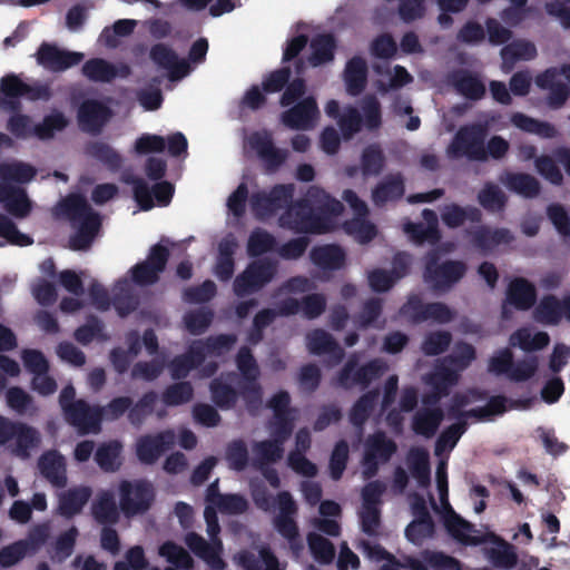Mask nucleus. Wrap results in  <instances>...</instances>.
Listing matches in <instances>:
<instances>
[{
    "mask_svg": "<svg viewBox=\"0 0 570 570\" xmlns=\"http://www.w3.org/2000/svg\"><path fill=\"white\" fill-rule=\"evenodd\" d=\"M344 205L318 186H309L304 197L291 202L279 217V225L296 233L325 234L333 229L334 218Z\"/></svg>",
    "mask_w": 570,
    "mask_h": 570,
    "instance_id": "nucleus-1",
    "label": "nucleus"
},
{
    "mask_svg": "<svg viewBox=\"0 0 570 570\" xmlns=\"http://www.w3.org/2000/svg\"><path fill=\"white\" fill-rule=\"evenodd\" d=\"M59 210L76 230L69 238V247L78 252L88 250L101 227L100 215L80 194H70L65 197L59 203Z\"/></svg>",
    "mask_w": 570,
    "mask_h": 570,
    "instance_id": "nucleus-2",
    "label": "nucleus"
},
{
    "mask_svg": "<svg viewBox=\"0 0 570 570\" xmlns=\"http://www.w3.org/2000/svg\"><path fill=\"white\" fill-rule=\"evenodd\" d=\"M468 266L463 261L445 259L440 262L436 249L429 250L424 256L423 281L434 293H446L466 274Z\"/></svg>",
    "mask_w": 570,
    "mask_h": 570,
    "instance_id": "nucleus-3",
    "label": "nucleus"
},
{
    "mask_svg": "<svg viewBox=\"0 0 570 570\" xmlns=\"http://www.w3.org/2000/svg\"><path fill=\"white\" fill-rule=\"evenodd\" d=\"M40 443L41 434L36 428L0 414V445H8L12 455L27 460Z\"/></svg>",
    "mask_w": 570,
    "mask_h": 570,
    "instance_id": "nucleus-4",
    "label": "nucleus"
},
{
    "mask_svg": "<svg viewBox=\"0 0 570 570\" xmlns=\"http://www.w3.org/2000/svg\"><path fill=\"white\" fill-rule=\"evenodd\" d=\"M235 363L242 376L238 383L242 400L248 411H255L262 405L263 387L259 383L261 368L250 347L240 346L235 356Z\"/></svg>",
    "mask_w": 570,
    "mask_h": 570,
    "instance_id": "nucleus-5",
    "label": "nucleus"
},
{
    "mask_svg": "<svg viewBox=\"0 0 570 570\" xmlns=\"http://www.w3.org/2000/svg\"><path fill=\"white\" fill-rule=\"evenodd\" d=\"M487 136V124L474 122L461 126L453 136L446 154L452 159L465 157L470 160L485 161Z\"/></svg>",
    "mask_w": 570,
    "mask_h": 570,
    "instance_id": "nucleus-6",
    "label": "nucleus"
},
{
    "mask_svg": "<svg viewBox=\"0 0 570 570\" xmlns=\"http://www.w3.org/2000/svg\"><path fill=\"white\" fill-rule=\"evenodd\" d=\"M119 508L127 518L147 512L155 501L154 485L144 479L122 480L118 487Z\"/></svg>",
    "mask_w": 570,
    "mask_h": 570,
    "instance_id": "nucleus-7",
    "label": "nucleus"
},
{
    "mask_svg": "<svg viewBox=\"0 0 570 570\" xmlns=\"http://www.w3.org/2000/svg\"><path fill=\"white\" fill-rule=\"evenodd\" d=\"M277 274V263L269 258L254 261L239 273L233 283V291L237 297L259 292L271 283Z\"/></svg>",
    "mask_w": 570,
    "mask_h": 570,
    "instance_id": "nucleus-8",
    "label": "nucleus"
},
{
    "mask_svg": "<svg viewBox=\"0 0 570 570\" xmlns=\"http://www.w3.org/2000/svg\"><path fill=\"white\" fill-rule=\"evenodd\" d=\"M397 445L384 431H376L370 434L364 443L362 459L363 476L368 480L379 472L380 464L387 463L396 453Z\"/></svg>",
    "mask_w": 570,
    "mask_h": 570,
    "instance_id": "nucleus-9",
    "label": "nucleus"
},
{
    "mask_svg": "<svg viewBox=\"0 0 570 570\" xmlns=\"http://www.w3.org/2000/svg\"><path fill=\"white\" fill-rule=\"evenodd\" d=\"M169 248L161 243L153 245L145 261L135 264L129 273L131 281L138 286H150L160 279L169 262Z\"/></svg>",
    "mask_w": 570,
    "mask_h": 570,
    "instance_id": "nucleus-10",
    "label": "nucleus"
},
{
    "mask_svg": "<svg viewBox=\"0 0 570 570\" xmlns=\"http://www.w3.org/2000/svg\"><path fill=\"white\" fill-rule=\"evenodd\" d=\"M2 90L6 97L13 98L9 101L10 111H20V98L24 97L30 101H48L52 97V90L48 83L35 82L29 85L20 79L16 73H9L2 77Z\"/></svg>",
    "mask_w": 570,
    "mask_h": 570,
    "instance_id": "nucleus-11",
    "label": "nucleus"
},
{
    "mask_svg": "<svg viewBox=\"0 0 570 570\" xmlns=\"http://www.w3.org/2000/svg\"><path fill=\"white\" fill-rule=\"evenodd\" d=\"M385 370V365L379 358L372 360L358 366L357 360L351 357L337 375V384L350 390L356 385L366 389L374 380L379 379Z\"/></svg>",
    "mask_w": 570,
    "mask_h": 570,
    "instance_id": "nucleus-12",
    "label": "nucleus"
},
{
    "mask_svg": "<svg viewBox=\"0 0 570 570\" xmlns=\"http://www.w3.org/2000/svg\"><path fill=\"white\" fill-rule=\"evenodd\" d=\"M295 193L294 184H277L268 193L257 191L250 196V207L256 217L274 215L292 202Z\"/></svg>",
    "mask_w": 570,
    "mask_h": 570,
    "instance_id": "nucleus-13",
    "label": "nucleus"
},
{
    "mask_svg": "<svg viewBox=\"0 0 570 570\" xmlns=\"http://www.w3.org/2000/svg\"><path fill=\"white\" fill-rule=\"evenodd\" d=\"M65 420L73 426L79 434H97L101 430V411L99 405H90L86 400L79 399L65 409Z\"/></svg>",
    "mask_w": 570,
    "mask_h": 570,
    "instance_id": "nucleus-14",
    "label": "nucleus"
},
{
    "mask_svg": "<svg viewBox=\"0 0 570 570\" xmlns=\"http://www.w3.org/2000/svg\"><path fill=\"white\" fill-rule=\"evenodd\" d=\"M174 444L175 433L171 430H165L155 434H145L137 439L135 453L140 463L153 465L164 453L170 450Z\"/></svg>",
    "mask_w": 570,
    "mask_h": 570,
    "instance_id": "nucleus-15",
    "label": "nucleus"
},
{
    "mask_svg": "<svg viewBox=\"0 0 570 570\" xmlns=\"http://www.w3.org/2000/svg\"><path fill=\"white\" fill-rule=\"evenodd\" d=\"M318 118L320 109L313 96L304 97L281 115L284 126L293 130H311Z\"/></svg>",
    "mask_w": 570,
    "mask_h": 570,
    "instance_id": "nucleus-16",
    "label": "nucleus"
},
{
    "mask_svg": "<svg viewBox=\"0 0 570 570\" xmlns=\"http://www.w3.org/2000/svg\"><path fill=\"white\" fill-rule=\"evenodd\" d=\"M38 65L51 72H62L80 63L83 53L58 48L53 43L42 42L36 53Z\"/></svg>",
    "mask_w": 570,
    "mask_h": 570,
    "instance_id": "nucleus-17",
    "label": "nucleus"
},
{
    "mask_svg": "<svg viewBox=\"0 0 570 570\" xmlns=\"http://www.w3.org/2000/svg\"><path fill=\"white\" fill-rule=\"evenodd\" d=\"M249 146L262 160L267 173H275L286 160L287 151L274 145L268 131L253 132L248 139Z\"/></svg>",
    "mask_w": 570,
    "mask_h": 570,
    "instance_id": "nucleus-18",
    "label": "nucleus"
},
{
    "mask_svg": "<svg viewBox=\"0 0 570 570\" xmlns=\"http://www.w3.org/2000/svg\"><path fill=\"white\" fill-rule=\"evenodd\" d=\"M134 198L142 210L154 207L155 198L159 205L167 206L174 196V186L169 181L156 183L153 188L142 178L132 179Z\"/></svg>",
    "mask_w": 570,
    "mask_h": 570,
    "instance_id": "nucleus-19",
    "label": "nucleus"
},
{
    "mask_svg": "<svg viewBox=\"0 0 570 570\" xmlns=\"http://www.w3.org/2000/svg\"><path fill=\"white\" fill-rule=\"evenodd\" d=\"M446 532L463 546H480L487 542V537L481 534L475 527L458 514L451 507L444 515Z\"/></svg>",
    "mask_w": 570,
    "mask_h": 570,
    "instance_id": "nucleus-20",
    "label": "nucleus"
},
{
    "mask_svg": "<svg viewBox=\"0 0 570 570\" xmlns=\"http://www.w3.org/2000/svg\"><path fill=\"white\" fill-rule=\"evenodd\" d=\"M110 117L109 107L96 99L85 100L78 109V122L81 130L92 135L100 134Z\"/></svg>",
    "mask_w": 570,
    "mask_h": 570,
    "instance_id": "nucleus-21",
    "label": "nucleus"
},
{
    "mask_svg": "<svg viewBox=\"0 0 570 570\" xmlns=\"http://www.w3.org/2000/svg\"><path fill=\"white\" fill-rule=\"evenodd\" d=\"M535 85L548 90L547 105L552 109H560L570 97V88L560 80L557 67H550L535 77Z\"/></svg>",
    "mask_w": 570,
    "mask_h": 570,
    "instance_id": "nucleus-22",
    "label": "nucleus"
},
{
    "mask_svg": "<svg viewBox=\"0 0 570 570\" xmlns=\"http://www.w3.org/2000/svg\"><path fill=\"white\" fill-rule=\"evenodd\" d=\"M149 56L159 68L168 71V78L171 81L179 80L189 72L188 62L179 59L177 53L165 43L154 45Z\"/></svg>",
    "mask_w": 570,
    "mask_h": 570,
    "instance_id": "nucleus-23",
    "label": "nucleus"
},
{
    "mask_svg": "<svg viewBox=\"0 0 570 570\" xmlns=\"http://www.w3.org/2000/svg\"><path fill=\"white\" fill-rule=\"evenodd\" d=\"M472 245L483 255L493 252L499 245L510 244L514 237L507 228H490L488 226H479L474 230L469 232Z\"/></svg>",
    "mask_w": 570,
    "mask_h": 570,
    "instance_id": "nucleus-24",
    "label": "nucleus"
},
{
    "mask_svg": "<svg viewBox=\"0 0 570 570\" xmlns=\"http://www.w3.org/2000/svg\"><path fill=\"white\" fill-rule=\"evenodd\" d=\"M234 560L244 570H283L268 546H261L257 553L249 549L240 550Z\"/></svg>",
    "mask_w": 570,
    "mask_h": 570,
    "instance_id": "nucleus-25",
    "label": "nucleus"
},
{
    "mask_svg": "<svg viewBox=\"0 0 570 570\" xmlns=\"http://www.w3.org/2000/svg\"><path fill=\"white\" fill-rule=\"evenodd\" d=\"M307 348L314 355H328L331 360L337 364L344 356L345 352L335 338L322 328H316L306 335Z\"/></svg>",
    "mask_w": 570,
    "mask_h": 570,
    "instance_id": "nucleus-26",
    "label": "nucleus"
},
{
    "mask_svg": "<svg viewBox=\"0 0 570 570\" xmlns=\"http://www.w3.org/2000/svg\"><path fill=\"white\" fill-rule=\"evenodd\" d=\"M537 301V289L527 278L512 279L507 288L505 302L518 311L530 309Z\"/></svg>",
    "mask_w": 570,
    "mask_h": 570,
    "instance_id": "nucleus-27",
    "label": "nucleus"
},
{
    "mask_svg": "<svg viewBox=\"0 0 570 570\" xmlns=\"http://www.w3.org/2000/svg\"><path fill=\"white\" fill-rule=\"evenodd\" d=\"M404 177L401 173L389 174L372 190L373 203L381 207L404 196Z\"/></svg>",
    "mask_w": 570,
    "mask_h": 570,
    "instance_id": "nucleus-28",
    "label": "nucleus"
},
{
    "mask_svg": "<svg viewBox=\"0 0 570 570\" xmlns=\"http://www.w3.org/2000/svg\"><path fill=\"white\" fill-rule=\"evenodd\" d=\"M89 487L71 488L59 495L58 512L66 519L79 514L91 497Z\"/></svg>",
    "mask_w": 570,
    "mask_h": 570,
    "instance_id": "nucleus-29",
    "label": "nucleus"
},
{
    "mask_svg": "<svg viewBox=\"0 0 570 570\" xmlns=\"http://www.w3.org/2000/svg\"><path fill=\"white\" fill-rule=\"evenodd\" d=\"M40 473L55 487L63 488L67 484L66 464L62 455L57 451L45 452L38 461Z\"/></svg>",
    "mask_w": 570,
    "mask_h": 570,
    "instance_id": "nucleus-30",
    "label": "nucleus"
},
{
    "mask_svg": "<svg viewBox=\"0 0 570 570\" xmlns=\"http://www.w3.org/2000/svg\"><path fill=\"white\" fill-rule=\"evenodd\" d=\"M313 264L325 271L341 269L346 259L343 248L335 244L315 246L309 253Z\"/></svg>",
    "mask_w": 570,
    "mask_h": 570,
    "instance_id": "nucleus-31",
    "label": "nucleus"
},
{
    "mask_svg": "<svg viewBox=\"0 0 570 570\" xmlns=\"http://www.w3.org/2000/svg\"><path fill=\"white\" fill-rule=\"evenodd\" d=\"M119 509L114 494L110 491H102L91 504V514L97 523L114 525L119 521Z\"/></svg>",
    "mask_w": 570,
    "mask_h": 570,
    "instance_id": "nucleus-32",
    "label": "nucleus"
},
{
    "mask_svg": "<svg viewBox=\"0 0 570 570\" xmlns=\"http://www.w3.org/2000/svg\"><path fill=\"white\" fill-rule=\"evenodd\" d=\"M441 219L446 227L454 229L461 227L466 220L480 223L482 213L474 206L462 207L452 203L441 208Z\"/></svg>",
    "mask_w": 570,
    "mask_h": 570,
    "instance_id": "nucleus-33",
    "label": "nucleus"
},
{
    "mask_svg": "<svg viewBox=\"0 0 570 570\" xmlns=\"http://www.w3.org/2000/svg\"><path fill=\"white\" fill-rule=\"evenodd\" d=\"M344 81L346 91L351 96H358L366 87L367 65L358 56L351 58L344 69Z\"/></svg>",
    "mask_w": 570,
    "mask_h": 570,
    "instance_id": "nucleus-34",
    "label": "nucleus"
},
{
    "mask_svg": "<svg viewBox=\"0 0 570 570\" xmlns=\"http://www.w3.org/2000/svg\"><path fill=\"white\" fill-rule=\"evenodd\" d=\"M451 79L456 91L470 100H480L485 95L484 83L469 70H456L452 73Z\"/></svg>",
    "mask_w": 570,
    "mask_h": 570,
    "instance_id": "nucleus-35",
    "label": "nucleus"
},
{
    "mask_svg": "<svg viewBox=\"0 0 570 570\" xmlns=\"http://www.w3.org/2000/svg\"><path fill=\"white\" fill-rule=\"evenodd\" d=\"M444 419L441 407H425L419 410L412 421V430L417 435L432 438Z\"/></svg>",
    "mask_w": 570,
    "mask_h": 570,
    "instance_id": "nucleus-36",
    "label": "nucleus"
},
{
    "mask_svg": "<svg viewBox=\"0 0 570 570\" xmlns=\"http://www.w3.org/2000/svg\"><path fill=\"white\" fill-rule=\"evenodd\" d=\"M209 392L215 406L223 411L234 409L239 397H242L239 386L237 390L220 377H216L209 383Z\"/></svg>",
    "mask_w": 570,
    "mask_h": 570,
    "instance_id": "nucleus-37",
    "label": "nucleus"
},
{
    "mask_svg": "<svg viewBox=\"0 0 570 570\" xmlns=\"http://www.w3.org/2000/svg\"><path fill=\"white\" fill-rule=\"evenodd\" d=\"M336 40L332 33H321L311 41V55L308 62L313 67H318L334 60Z\"/></svg>",
    "mask_w": 570,
    "mask_h": 570,
    "instance_id": "nucleus-38",
    "label": "nucleus"
},
{
    "mask_svg": "<svg viewBox=\"0 0 570 570\" xmlns=\"http://www.w3.org/2000/svg\"><path fill=\"white\" fill-rule=\"evenodd\" d=\"M511 122L520 130L529 134H534L540 138L552 139L558 135V130L554 125L532 118L522 112H514L511 116Z\"/></svg>",
    "mask_w": 570,
    "mask_h": 570,
    "instance_id": "nucleus-39",
    "label": "nucleus"
},
{
    "mask_svg": "<svg viewBox=\"0 0 570 570\" xmlns=\"http://www.w3.org/2000/svg\"><path fill=\"white\" fill-rule=\"evenodd\" d=\"M504 184L511 191L524 198H534L541 190L539 180L527 173H509Z\"/></svg>",
    "mask_w": 570,
    "mask_h": 570,
    "instance_id": "nucleus-40",
    "label": "nucleus"
},
{
    "mask_svg": "<svg viewBox=\"0 0 570 570\" xmlns=\"http://www.w3.org/2000/svg\"><path fill=\"white\" fill-rule=\"evenodd\" d=\"M502 65L512 69L519 60H531L537 56V48L532 42L518 40L501 49Z\"/></svg>",
    "mask_w": 570,
    "mask_h": 570,
    "instance_id": "nucleus-41",
    "label": "nucleus"
},
{
    "mask_svg": "<svg viewBox=\"0 0 570 570\" xmlns=\"http://www.w3.org/2000/svg\"><path fill=\"white\" fill-rule=\"evenodd\" d=\"M407 462L411 475L419 485L428 487L431 482L429 453L424 449L413 448L409 452Z\"/></svg>",
    "mask_w": 570,
    "mask_h": 570,
    "instance_id": "nucleus-42",
    "label": "nucleus"
},
{
    "mask_svg": "<svg viewBox=\"0 0 570 570\" xmlns=\"http://www.w3.org/2000/svg\"><path fill=\"white\" fill-rule=\"evenodd\" d=\"M122 445L119 441L101 443L95 453V461L105 472H116L120 465V453Z\"/></svg>",
    "mask_w": 570,
    "mask_h": 570,
    "instance_id": "nucleus-43",
    "label": "nucleus"
},
{
    "mask_svg": "<svg viewBox=\"0 0 570 570\" xmlns=\"http://www.w3.org/2000/svg\"><path fill=\"white\" fill-rule=\"evenodd\" d=\"M535 320L547 325H558L562 317V299L549 294L541 298L534 309Z\"/></svg>",
    "mask_w": 570,
    "mask_h": 570,
    "instance_id": "nucleus-44",
    "label": "nucleus"
},
{
    "mask_svg": "<svg viewBox=\"0 0 570 570\" xmlns=\"http://www.w3.org/2000/svg\"><path fill=\"white\" fill-rule=\"evenodd\" d=\"M379 397L380 391L377 389L364 393L352 406L350 422L356 428H362L371 416Z\"/></svg>",
    "mask_w": 570,
    "mask_h": 570,
    "instance_id": "nucleus-45",
    "label": "nucleus"
},
{
    "mask_svg": "<svg viewBox=\"0 0 570 570\" xmlns=\"http://www.w3.org/2000/svg\"><path fill=\"white\" fill-rule=\"evenodd\" d=\"M82 75L94 82H110L117 77L116 67L102 59L91 58L81 68Z\"/></svg>",
    "mask_w": 570,
    "mask_h": 570,
    "instance_id": "nucleus-46",
    "label": "nucleus"
},
{
    "mask_svg": "<svg viewBox=\"0 0 570 570\" xmlns=\"http://www.w3.org/2000/svg\"><path fill=\"white\" fill-rule=\"evenodd\" d=\"M550 337L546 332L531 334L528 328L517 330L510 337V344L518 346L524 352L540 351L548 346Z\"/></svg>",
    "mask_w": 570,
    "mask_h": 570,
    "instance_id": "nucleus-47",
    "label": "nucleus"
},
{
    "mask_svg": "<svg viewBox=\"0 0 570 570\" xmlns=\"http://www.w3.org/2000/svg\"><path fill=\"white\" fill-rule=\"evenodd\" d=\"M86 154L110 170H119L122 164V158L111 146L104 141H92L86 147Z\"/></svg>",
    "mask_w": 570,
    "mask_h": 570,
    "instance_id": "nucleus-48",
    "label": "nucleus"
},
{
    "mask_svg": "<svg viewBox=\"0 0 570 570\" xmlns=\"http://www.w3.org/2000/svg\"><path fill=\"white\" fill-rule=\"evenodd\" d=\"M69 120L58 110L46 115L41 122L33 126V135L40 140H48L55 136L56 131H62L67 128Z\"/></svg>",
    "mask_w": 570,
    "mask_h": 570,
    "instance_id": "nucleus-49",
    "label": "nucleus"
},
{
    "mask_svg": "<svg viewBox=\"0 0 570 570\" xmlns=\"http://www.w3.org/2000/svg\"><path fill=\"white\" fill-rule=\"evenodd\" d=\"M385 155L379 144L366 146L361 155V168L364 176H379L385 166Z\"/></svg>",
    "mask_w": 570,
    "mask_h": 570,
    "instance_id": "nucleus-50",
    "label": "nucleus"
},
{
    "mask_svg": "<svg viewBox=\"0 0 570 570\" xmlns=\"http://www.w3.org/2000/svg\"><path fill=\"white\" fill-rule=\"evenodd\" d=\"M159 554L167 562L181 570H193L194 559L186 549L174 541H166L159 547Z\"/></svg>",
    "mask_w": 570,
    "mask_h": 570,
    "instance_id": "nucleus-51",
    "label": "nucleus"
},
{
    "mask_svg": "<svg viewBox=\"0 0 570 570\" xmlns=\"http://www.w3.org/2000/svg\"><path fill=\"white\" fill-rule=\"evenodd\" d=\"M259 469L276 463L284 455V446L274 439L256 442L253 446Z\"/></svg>",
    "mask_w": 570,
    "mask_h": 570,
    "instance_id": "nucleus-52",
    "label": "nucleus"
},
{
    "mask_svg": "<svg viewBox=\"0 0 570 570\" xmlns=\"http://www.w3.org/2000/svg\"><path fill=\"white\" fill-rule=\"evenodd\" d=\"M37 175V169L26 163L16 161L11 164H0V178L19 184L31 181Z\"/></svg>",
    "mask_w": 570,
    "mask_h": 570,
    "instance_id": "nucleus-53",
    "label": "nucleus"
},
{
    "mask_svg": "<svg viewBox=\"0 0 570 570\" xmlns=\"http://www.w3.org/2000/svg\"><path fill=\"white\" fill-rule=\"evenodd\" d=\"M78 535L79 531L75 525L60 533L52 544L51 559L57 562L67 560L75 550Z\"/></svg>",
    "mask_w": 570,
    "mask_h": 570,
    "instance_id": "nucleus-54",
    "label": "nucleus"
},
{
    "mask_svg": "<svg viewBox=\"0 0 570 570\" xmlns=\"http://www.w3.org/2000/svg\"><path fill=\"white\" fill-rule=\"evenodd\" d=\"M194 387L190 382L181 381L168 385L163 392L161 400L167 406H177L191 401Z\"/></svg>",
    "mask_w": 570,
    "mask_h": 570,
    "instance_id": "nucleus-55",
    "label": "nucleus"
},
{
    "mask_svg": "<svg viewBox=\"0 0 570 570\" xmlns=\"http://www.w3.org/2000/svg\"><path fill=\"white\" fill-rule=\"evenodd\" d=\"M404 232L409 235L410 239L416 245L425 243L436 245L441 240V232L435 230L433 227L425 226L424 223L407 222L404 224Z\"/></svg>",
    "mask_w": 570,
    "mask_h": 570,
    "instance_id": "nucleus-56",
    "label": "nucleus"
},
{
    "mask_svg": "<svg viewBox=\"0 0 570 570\" xmlns=\"http://www.w3.org/2000/svg\"><path fill=\"white\" fill-rule=\"evenodd\" d=\"M157 400L158 395L155 391L146 392L136 402V404L131 405L128 413V421L132 425L139 426L145 421V419L153 413Z\"/></svg>",
    "mask_w": 570,
    "mask_h": 570,
    "instance_id": "nucleus-57",
    "label": "nucleus"
},
{
    "mask_svg": "<svg viewBox=\"0 0 570 570\" xmlns=\"http://www.w3.org/2000/svg\"><path fill=\"white\" fill-rule=\"evenodd\" d=\"M307 541L309 550L317 562L328 564L334 560L335 548L328 539L317 533H309Z\"/></svg>",
    "mask_w": 570,
    "mask_h": 570,
    "instance_id": "nucleus-58",
    "label": "nucleus"
},
{
    "mask_svg": "<svg viewBox=\"0 0 570 570\" xmlns=\"http://www.w3.org/2000/svg\"><path fill=\"white\" fill-rule=\"evenodd\" d=\"M480 205L489 212H500L504 208L507 197L494 184L487 183L478 195Z\"/></svg>",
    "mask_w": 570,
    "mask_h": 570,
    "instance_id": "nucleus-59",
    "label": "nucleus"
},
{
    "mask_svg": "<svg viewBox=\"0 0 570 570\" xmlns=\"http://www.w3.org/2000/svg\"><path fill=\"white\" fill-rule=\"evenodd\" d=\"M275 246V237L268 232L257 228L248 237L247 253L250 257H257L273 250Z\"/></svg>",
    "mask_w": 570,
    "mask_h": 570,
    "instance_id": "nucleus-60",
    "label": "nucleus"
},
{
    "mask_svg": "<svg viewBox=\"0 0 570 570\" xmlns=\"http://www.w3.org/2000/svg\"><path fill=\"white\" fill-rule=\"evenodd\" d=\"M488 558L495 568L505 570L512 569L518 562L513 546L504 540H501L498 547L488 551Z\"/></svg>",
    "mask_w": 570,
    "mask_h": 570,
    "instance_id": "nucleus-61",
    "label": "nucleus"
},
{
    "mask_svg": "<svg viewBox=\"0 0 570 570\" xmlns=\"http://www.w3.org/2000/svg\"><path fill=\"white\" fill-rule=\"evenodd\" d=\"M3 207L10 215L18 218L26 217L31 210V204L26 190L16 186H12Z\"/></svg>",
    "mask_w": 570,
    "mask_h": 570,
    "instance_id": "nucleus-62",
    "label": "nucleus"
},
{
    "mask_svg": "<svg viewBox=\"0 0 570 570\" xmlns=\"http://www.w3.org/2000/svg\"><path fill=\"white\" fill-rule=\"evenodd\" d=\"M451 341L452 335L448 331L431 332L424 337L421 350L428 356H436L449 348Z\"/></svg>",
    "mask_w": 570,
    "mask_h": 570,
    "instance_id": "nucleus-63",
    "label": "nucleus"
},
{
    "mask_svg": "<svg viewBox=\"0 0 570 570\" xmlns=\"http://www.w3.org/2000/svg\"><path fill=\"white\" fill-rule=\"evenodd\" d=\"M214 320V312L209 308H200L187 313L184 316V322L187 331L193 335L204 334Z\"/></svg>",
    "mask_w": 570,
    "mask_h": 570,
    "instance_id": "nucleus-64",
    "label": "nucleus"
}]
</instances>
